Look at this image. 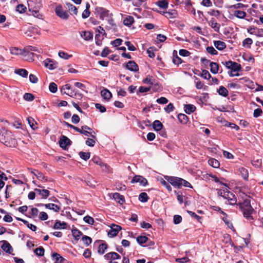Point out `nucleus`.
<instances>
[{
	"instance_id": "2f4dec72",
	"label": "nucleus",
	"mask_w": 263,
	"mask_h": 263,
	"mask_svg": "<svg viewBox=\"0 0 263 263\" xmlns=\"http://www.w3.org/2000/svg\"><path fill=\"white\" fill-rule=\"evenodd\" d=\"M173 62L174 64L178 65L182 63V60L178 56L176 50H174L173 51Z\"/></svg>"
},
{
	"instance_id": "5fc2aeb1",
	"label": "nucleus",
	"mask_w": 263,
	"mask_h": 263,
	"mask_svg": "<svg viewBox=\"0 0 263 263\" xmlns=\"http://www.w3.org/2000/svg\"><path fill=\"white\" fill-rule=\"evenodd\" d=\"M82 240L86 246H89L92 242V239L87 236L84 235L82 237Z\"/></svg>"
},
{
	"instance_id": "c9c22d12",
	"label": "nucleus",
	"mask_w": 263,
	"mask_h": 263,
	"mask_svg": "<svg viewBox=\"0 0 263 263\" xmlns=\"http://www.w3.org/2000/svg\"><path fill=\"white\" fill-rule=\"evenodd\" d=\"M238 171L240 173L242 177L245 179V180H247L248 179V172L247 169L243 167H241L239 168Z\"/></svg>"
},
{
	"instance_id": "4be33fe9",
	"label": "nucleus",
	"mask_w": 263,
	"mask_h": 263,
	"mask_svg": "<svg viewBox=\"0 0 263 263\" xmlns=\"http://www.w3.org/2000/svg\"><path fill=\"white\" fill-rule=\"evenodd\" d=\"M81 36L85 41H89L92 39L93 34L90 31H84L81 32Z\"/></svg>"
},
{
	"instance_id": "aec40b11",
	"label": "nucleus",
	"mask_w": 263,
	"mask_h": 263,
	"mask_svg": "<svg viewBox=\"0 0 263 263\" xmlns=\"http://www.w3.org/2000/svg\"><path fill=\"white\" fill-rule=\"evenodd\" d=\"M52 257L54 263H64L65 260L59 254L55 252L52 254Z\"/></svg>"
},
{
	"instance_id": "20e7f679",
	"label": "nucleus",
	"mask_w": 263,
	"mask_h": 263,
	"mask_svg": "<svg viewBox=\"0 0 263 263\" xmlns=\"http://www.w3.org/2000/svg\"><path fill=\"white\" fill-rule=\"evenodd\" d=\"M165 179L169 182L173 186L180 189L181 187L182 178L174 176L164 177Z\"/></svg>"
},
{
	"instance_id": "37998d69",
	"label": "nucleus",
	"mask_w": 263,
	"mask_h": 263,
	"mask_svg": "<svg viewBox=\"0 0 263 263\" xmlns=\"http://www.w3.org/2000/svg\"><path fill=\"white\" fill-rule=\"evenodd\" d=\"M234 15L236 17L242 19L246 17L247 13L243 11L235 10L234 12Z\"/></svg>"
},
{
	"instance_id": "338daca9",
	"label": "nucleus",
	"mask_w": 263,
	"mask_h": 263,
	"mask_svg": "<svg viewBox=\"0 0 263 263\" xmlns=\"http://www.w3.org/2000/svg\"><path fill=\"white\" fill-rule=\"evenodd\" d=\"M174 106L173 103H170L165 108L164 110L167 113L173 111L174 109Z\"/></svg>"
},
{
	"instance_id": "052dcab7",
	"label": "nucleus",
	"mask_w": 263,
	"mask_h": 263,
	"mask_svg": "<svg viewBox=\"0 0 263 263\" xmlns=\"http://www.w3.org/2000/svg\"><path fill=\"white\" fill-rule=\"evenodd\" d=\"M200 76L205 79H209L212 77L210 73L206 70H203L202 71L201 74Z\"/></svg>"
},
{
	"instance_id": "4468645a",
	"label": "nucleus",
	"mask_w": 263,
	"mask_h": 263,
	"mask_svg": "<svg viewBox=\"0 0 263 263\" xmlns=\"http://www.w3.org/2000/svg\"><path fill=\"white\" fill-rule=\"evenodd\" d=\"M125 67L131 71L137 72L139 70L138 65L134 61H128L126 64Z\"/></svg>"
},
{
	"instance_id": "3c124183",
	"label": "nucleus",
	"mask_w": 263,
	"mask_h": 263,
	"mask_svg": "<svg viewBox=\"0 0 263 263\" xmlns=\"http://www.w3.org/2000/svg\"><path fill=\"white\" fill-rule=\"evenodd\" d=\"M34 252L36 255L43 256L45 253V250L42 247H40L34 250Z\"/></svg>"
},
{
	"instance_id": "6e6552de",
	"label": "nucleus",
	"mask_w": 263,
	"mask_h": 263,
	"mask_svg": "<svg viewBox=\"0 0 263 263\" xmlns=\"http://www.w3.org/2000/svg\"><path fill=\"white\" fill-rule=\"evenodd\" d=\"M104 258L108 261L109 263H112L115 260L121 259L120 255L116 252H110L104 256Z\"/></svg>"
},
{
	"instance_id": "0eeeda50",
	"label": "nucleus",
	"mask_w": 263,
	"mask_h": 263,
	"mask_svg": "<svg viewBox=\"0 0 263 263\" xmlns=\"http://www.w3.org/2000/svg\"><path fill=\"white\" fill-rule=\"evenodd\" d=\"M59 143L61 148L66 149L67 146L71 144L72 142L66 136L62 135L61 136Z\"/></svg>"
},
{
	"instance_id": "f257e3e1",
	"label": "nucleus",
	"mask_w": 263,
	"mask_h": 263,
	"mask_svg": "<svg viewBox=\"0 0 263 263\" xmlns=\"http://www.w3.org/2000/svg\"><path fill=\"white\" fill-rule=\"evenodd\" d=\"M0 142L9 147L15 146L16 143L12 133L4 127L0 128Z\"/></svg>"
},
{
	"instance_id": "473e14b6",
	"label": "nucleus",
	"mask_w": 263,
	"mask_h": 263,
	"mask_svg": "<svg viewBox=\"0 0 263 263\" xmlns=\"http://www.w3.org/2000/svg\"><path fill=\"white\" fill-rule=\"evenodd\" d=\"M163 125L159 120H155L153 124V128L156 131H160L163 128Z\"/></svg>"
},
{
	"instance_id": "bb28decb",
	"label": "nucleus",
	"mask_w": 263,
	"mask_h": 263,
	"mask_svg": "<svg viewBox=\"0 0 263 263\" xmlns=\"http://www.w3.org/2000/svg\"><path fill=\"white\" fill-rule=\"evenodd\" d=\"M67 223L65 222H61L59 220H56L53 228L54 229H64L66 228Z\"/></svg>"
},
{
	"instance_id": "9d476101",
	"label": "nucleus",
	"mask_w": 263,
	"mask_h": 263,
	"mask_svg": "<svg viewBox=\"0 0 263 263\" xmlns=\"http://www.w3.org/2000/svg\"><path fill=\"white\" fill-rule=\"evenodd\" d=\"M132 183H139L140 185L146 186L147 184V180L146 178L140 175H135L132 179Z\"/></svg>"
},
{
	"instance_id": "f8f14e48",
	"label": "nucleus",
	"mask_w": 263,
	"mask_h": 263,
	"mask_svg": "<svg viewBox=\"0 0 263 263\" xmlns=\"http://www.w3.org/2000/svg\"><path fill=\"white\" fill-rule=\"evenodd\" d=\"M120 230H121V227L120 226L112 224L110 226V230L108 232V236L110 237L116 236Z\"/></svg>"
},
{
	"instance_id": "a19ab883",
	"label": "nucleus",
	"mask_w": 263,
	"mask_h": 263,
	"mask_svg": "<svg viewBox=\"0 0 263 263\" xmlns=\"http://www.w3.org/2000/svg\"><path fill=\"white\" fill-rule=\"evenodd\" d=\"M178 119L179 122L182 124H186L188 121V117L183 114H179L178 115Z\"/></svg>"
},
{
	"instance_id": "c756f323",
	"label": "nucleus",
	"mask_w": 263,
	"mask_h": 263,
	"mask_svg": "<svg viewBox=\"0 0 263 263\" xmlns=\"http://www.w3.org/2000/svg\"><path fill=\"white\" fill-rule=\"evenodd\" d=\"M11 53L12 54L15 55H19V54H22L24 55L25 57L26 56V54H25V52H24V49L21 50V49L17 48V47H13L10 49Z\"/></svg>"
},
{
	"instance_id": "a211bd4d",
	"label": "nucleus",
	"mask_w": 263,
	"mask_h": 263,
	"mask_svg": "<svg viewBox=\"0 0 263 263\" xmlns=\"http://www.w3.org/2000/svg\"><path fill=\"white\" fill-rule=\"evenodd\" d=\"M92 161L96 164L100 165L103 170L104 171H108L109 166L106 164L102 162L101 160L98 157H94L92 159Z\"/></svg>"
},
{
	"instance_id": "423d86ee",
	"label": "nucleus",
	"mask_w": 263,
	"mask_h": 263,
	"mask_svg": "<svg viewBox=\"0 0 263 263\" xmlns=\"http://www.w3.org/2000/svg\"><path fill=\"white\" fill-rule=\"evenodd\" d=\"M61 92L66 94L69 96L76 98V89H71V86L69 84L63 85L61 89Z\"/></svg>"
},
{
	"instance_id": "58836bf2",
	"label": "nucleus",
	"mask_w": 263,
	"mask_h": 263,
	"mask_svg": "<svg viewBox=\"0 0 263 263\" xmlns=\"http://www.w3.org/2000/svg\"><path fill=\"white\" fill-rule=\"evenodd\" d=\"M27 121H28V123L29 126L32 129L34 130L37 128V127L36 126L37 123L34 121V120L33 118H32L31 117H29L27 118Z\"/></svg>"
},
{
	"instance_id": "7c9ffc66",
	"label": "nucleus",
	"mask_w": 263,
	"mask_h": 263,
	"mask_svg": "<svg viewBox=\"0 0 263 263\" xmlns=\"http://www.w3.org/2000/svg\"><path fill=\"white\" fill-rule=\"evenodd\" d=\"M71 233L73 237L77 240L80 239V237L83 235L82 232L76 228L72 230Z\"/></svg>"
},
{
	"instance_id": "49530a36",
	"label": "nucleus",
	"mask_w": 263,
	"mask_h": 263,
	"mask_svg": "<svg viewBox=\"0 0 263 263\" xmlns=\"http://www.w3.org/2000/svg\"><path fill=\"white\" fill-rule=\"evenodd\" d=\"M155 79L151 76H148L147 77L143 80V83L144 84H149L150 85H153L155 83Z\"/></svg>"
},
{
	"instance_id": "4c0bfd02",
	"label": "nucleus",
	"mask_w": 263,
	"mask_h": 263,
	"mask_svg": "<svg viewBox=\"0 0 263 263\" xmlns=\"http://www.w3.org/2000/svg\"><path fill=\"white\" fill-rule=\"evenodd\" d=\"M107 245L105 243H102L99 246L98 253L100 255H102L105 253V250L107 249Z\"/></svg>"
},
{
	"instance_id": "1a4fd4ad",
	"label": "nucleus",
	"mask_w": 263,
	"mask_h": 263,
	"mask_svg": "<svg viewBox=\"0 0 263 263\" xmlns=\"http://www.w3.org/2000/svg\"><path fill=\"white\" fill-rule=\"evenodd\" d=\"M55 12L59 17L63 20H67L69 17L68 13L66 11L63 10L61 5L56 7Z\"/></svg>"
},
{
	"instance_id": "6e6d98bb",
	"label": "nucleus",
	"mask_w": 263,
	"mask_h": 263,
	"mask_svg": "<svg viewBox=\"0 0 263 263\" xmlns=\"http://www.w3.org/2000/svg\"><path fill=\"white\" fill-rule=\"evenodd\" d=\"M23 98L27 101H32L34 99V96L30 93H25L24 95Z\"/></svg>"
},
{
	"instance_id": "de8ad7c7",
	"label": "nucleus",
	"mask_w": 263,
	"mask_h": 263,
	"mask_svg": "<svg viewBox=\"0 0 263 263\" xmlns=\"http://www.w3.org/2000/svg\"><path fill=\"white\" fill-rule=\"evenodd\" d=\"M66 5L67 6V8L69 10H71V11H73V12L74 14H76V15L77 14L78 9L76 6H73L72 4H71V3H70L69 2L66 3Z\"/></svg>"
},
{
	"instance_id": "f3484780",
	"label": "nucleus",
	"mask_w": 263,
	"mask_h": 263,
	"mask_svg": "<svg viewBox=\"0 0 263 263\" xmlns=\"http://www.w3.org/2000/svg\"><path fill=\"white\" fill-rule=\"evenodd\" d=\"M34 191L40 195H41L43 198L46 199L47 198L49 195H50V192L45 189H35Z\"/></svg>"
},
{
	"instance_id": "69168bd1",
	"label": "nucleus",
	"mask_w": 263,
	"mask_h": 263,
	"mask_svg": "<svg viewBox=\"0 0 263 263\" xmlns=\"http://www.w3.org/2000/svg\"><path fill=\"white\" fill-rule=\"evenodd\" d=\"M58 54L60 58L65 60H68L69 58L72 57V55H69L67 53L64 52V51H60Z\"/></svg>"
},
{
	"instance_id": "c85d7f7f",
	"label": "nucleus",
	"mask_w": 263,
	"mask_h": 263,
	"mask_svg": "<svg viewBox=\"0 0 263 263\" xmlns=\"http://www.w3.org/2000/svg\"><path fill=\"white\" fill-rule=\"evenodd\" d=\"M156 5L161 9H167L168 6V2L167 0H160L156 2Z\"/></svg>"
},
{
	"instance_id": "09e8293b",
	"label": "nucleus",
	"mask_w": 263,
	"mask_h": 263,
	"mask_svg": "<svg viewBox=\"0 0 263 263\" xmlns=\"http://www.w3.org/2000/svg\"><path fill=\"white\" fill-rule=\"evenodd\" d=\"M148 199V197L147 194L145 192H142L140 194L139 196V200L142 202H147Z\"/></svg>"
},
{
	"instance_id": "c03bdc74",
	"label": "nucleus",
	"mask_w": 263,
	"mask_h": 263,
	"mask_svg": "<svg viewBox=\"0 0 263 263\" xmlns=\"http://www.w3.org/2000/svg\"><path fill=\"white\" fill-rule=\"evenodd\" d=\"M242 80H244L245 82L246 83V86L250 88V89H254L255 88V84L252 81L250 80L249 78L247 77L243 78Z\"/></svg>"
},
{
	"instance_id": "9b49d317",
	"label": "nucleus",
	"mask_w": 263,
	"mask_h": 263,
	"mask_svg": "<svg viewBox=\"0 0 263 263\" xmlns=\"http://www.w3.org/2000/svg\"><path fill=\"white\" fill-rule=\"evenodd\" d=\"M227 191L225 192V191H223L224 195H222V193H220V195L228 199V201L229 202V203L231 205H234L236 204L237 199L234 197V195H233V194L231 193L230 192L227 191V190L226 189Z\"/></svg>"
},
{
	"instance_id": "a18cd8bd",
	"label": "nucleus",
	"mask_w": 263,
	"mask_h": 263,
	"mask_svg": "<svg viewBox=\"0 0 263 263\" xmlns=\"http://www.w3.org/2000/svg\"><path fill=\"white\" fill-rule=\"evenodd\" d=\"M163 13H165L166 14L165 15L166 17H169L171 18H174L176 17L177 15V12L176 10H172V11H168L167 12H163Z\"/></svg>"
},
{
	"instance_id": "5701e85b",
	"label": "nucleus",
	"mask_w": 263,
	"mask_h": 263,
	"mask_svg": "<svg viewBox=\"0 0 263 263\" xmlns=\"http://www.w3.org/2000/svg\"><path fill=\"white\" fill-rule=\"evenodd\" d=\"M184 111L187 114H191L194 112L196 109V107L192 104H185L184 105Z\"/></svg>"
},
{
	"instance_id": "ea45409f",
	"label": "nucleus",
	"mask_w": 263,
	"mask_h": 263,
	"mask_svg": "<svg viewBox=\"0 0 263 263\" xmlns=\"http://www.w3.org/2000/svg\"><path fill=\"white\" fill-rule=\"evenodd\" d=\"M134 22V18L132 16H127L123 21V23L125 26H130Z\"/></svg>"
},
{
	"instance_id": "8fccbe9b",
	"label": "nucleus",
	"mask_w": 263,
	"mask_h": 263,
	"mask_svg": "<svg viewBox=\"0 0 263 263\" xmlns=\"http://www.w3.org/2000/svg\"><path fill=\"white\" fill-rule=\"evenodd\" d=\"M79 156L81 158L83 159L85 161L89 159L90 156V154L89 152H80L79 153Z\"/></svg>"
},
{
	"instance_id": "bf43d9fd",
	"label": "nucleus",
	"mask_w": 263,
	"mask_h": 263,
	"mask_svg": "<svg viewBox=\"0 0 263 263\" xmlns=\"http://www.w3.org/2000/svg\"><path fill=\"white\" fill-rule=\"evenodd\" d=\"M16 10L20 13H22L26 11V7L23 4H19L16 6Z\"/></svg>"
},
{
	"instance_id": "f03ea898",
	"label": "nucleus",
	"mask_w": 263,
	"mask_h": 263,
	"mask_svg": "<svg viewBox=\"0 0 263 263\" xmlns=\"http://www.w3.org/2000/svg\"><path fill=\"white\" fill-rule=\"evenodd\" d=\"M243 213V216L249 221L253 219L252 214L254 211L250 203V200L249 197L243 199V202L237 204Z\"/></svg>"
},
{
	"instance_id": "e2e57ef3",
	"label": "nucleus",
	"mask_w": 263,
	"mask_h": 263,
	"mask_svg": "<svg viewBox=\"0 0 263 263\" xmlns=\"http://www.w3.org/2000/svg\"><path fill=\"white\" fill-rule=\"evenodd\" d=\"M83 220L86 223L89 224H93L95 222L93 218L89 216H85Z\"/></svg>"
},
{
	"instance_id": "79ce46f5",
	"label": "nucleus",
	"mask_w": 263,
	"mask_h": 263,
	"mask_svg": "<svg viewBox=\"0 0 263 263\" xmlns=\"http://www.w3.org/2000/svg\"><path fill=\"white\" fill-rule=\"evenodd\" d=\"M208 163L210 165L214 168H218L220 165L218 161L214 158H210L208 161Z\"/></svg>"
},
{
	"instance_id": "e433bc0d",
	"label": "nucleus",
	"mask_w": 263,
	"mask_h": 263,
	"mask_svg": "<svg viewBox=\"0 0 263 263\" xmlns=\"http://www.w3.org/2000/svg\"><path fill=\"white\" fill-rule=\"evenodd\" d=\"M92 138H88L86 141V144L89 146H93L96 143V137L95 135H90Z\"/></svg>"
},
{
	"instance_id": "ddd939ff",
	"label": "nucleus",
	"mask_w": 263,
	"mask_h": 263,
	"mask_svg": "<svg viewBox=\"0 0 263 263\" xmlns=\"http://www.w3.org/2000/svg\"><path fill=\"white\" fill-rule=\"evenodd\" d=\"M44 64L45 66L50 70H53L58 67V63L50 59H47L45 61Z\"/></svg>"
},
{
	"instance_id": "72a5a7b5",
	"label": "nucleus",
	"mask_w": 263,
	"mask_h": 263,
	"mask_svg": "<svg viewBox=\"0 0 263 263\" xmlns=\"http://www.w3.org/2000/svg\"><path fill=\"white\" fill-rule=\"evenodd\" d=\"M217 92L218 94L222 97H226L228 95V90L227 89L223 86H220L218 89Z\"/></svg>"
},
{
	"instance_id": "6ab92c4d",
	"label": "nucleus",
	"mask_w": 263,
	"mask_h": 263,
	"mask_svg": "<svg viewBox=\"0 0 263 263\" xmlns=\"http://www.w3.org/2000/svg\"><path fill=\"white\" fill-rule=\"evenodd\" d=\"M101 95L107 101H108L112 97V93L106 88H104L101 90Z\"/></svg>"
},
{
	"instance_id": "4d7b16f0",
	"label": "nucleus",
	"mask_w": 263,
	"mask_h": 263,
	"mask_svg": "<svg viewBox=\"0 0 263 263\" xmlns=\"http://www.w3.org/2000/svg\"><path fill=\"white\" fill-rule=\"evenodd\" d=\"M253 43V41L250 38H246L242 42V45L244 47L250 48V45Z\"/></svg>"
},
{
	"instance_id": "a878e982",
	"label": "nucleus",
	"mask_w": 263,
	"mask_h": 263,
	"mask_svg": "<svg viewBox=\"0 0 263 263\" xmlns=\"http://www.w3.org/2000/svg\"><path fill=\"white\" fill-rule=\"evenodd\" d=\"M137 242L142 247H146L145 245H143L144 243L148 241L149 239L145 236H138L136 238Z\"/></svg>"
},
{
	"instance_id": "864d4df0",
	"label": "nucleus",
	"mask_w": 263,
	"mask_h": 263,
	"mask_svg": "<svg viewBox=\"0 0 263 263\" xmlns=\"http://www.w3.org/2000/svg\"><path fill=\"white\" fill-rule=\"evenodd\" d=\"M84 181L85 182L87 185L92 187H95V181L91 179L90 177H88L87 178H85Z\"/></svg>"
},
{
	"instance_id": "412c9836",
	"label": "nucleus",
	"mask_w": 263,
	"mask_h": 263,
	"mask_svg": "<svg viewBox=\"0 0 263 263\" xmlns=\"http://www.w3.org/2000/svg\"><path fill=\"white\" fill-rule=\"evenodd\" d=\"M112 198L120 204H123L125 202L124 196L118 193H114Z\"/></svg>"
},
{
	"instance_id": "13d9d810",
	"label": "nucleus",
	"mask_w": 263,
	"mask_h": 263,
	"mask_svg": "<svg viewBox=\"0 0 263 263\" xmlns=\"http://www.w3.org/2000/svg\"><path fill=\"white\" fill-rule=\"evenodd\" d=\"M49 89L52 93L56 92L58 90V87H57V84L54 82H51L49 84Z\"/></svg>"
},
{
	"instance_id": "680f3d73",
	"label": "nucleus",
	"mask_w": 263,
	"mask_h": 263,
	"mask_svg": "<svg viewBox=\"0 0 263 263\" xmlns=\"http://www.w3.org/2000/svg\"><path fill=\"white\" fill-rule=\"evenodd\" d=\"M262 114V110L261 108H258L257 109H255L254 110L253 112V117L255 118H257L260 116H261Z\"/></svg>"
},
{
	"instance_id": "dca6fc26",
	"label": "nucleus",
	"mask_w": 263,
	"mask_h": 263,
	"mask_svg": "<svg viewBox=\"0 0 263 263\" xmlns=\"http://www.w3.org/2000/svg\"><path fill=\"white\" fill-rule=\"evenodd\" d=\"M3 245L1 248L6 253L11 254L13 251V248L10 244L6 240H3L1 241Z\"/></svg>"
},
{
	"instance_id": "603ef678",
	"label": "nucleus",
	"mask_w": 263,
	"mask_h": 263,
	"mask_svg": "<svg viewBox=\"0 0 263 263\" xmlns=\"http://www.w3.org/2000/svg\"><path fill=\"white\" fill-rule=\"evenodd\" d=\"M32 173L39 180H42L45 178L44 174L37 170H34L33 171H32Z\"/></svg>"
},
{
	"instance_id": "2eb2a0df",
	"label": "nucleus",
	"mask_w": 263,
	"mask_h": 263,
	"mask_svg": "<svg viewBox=\"0 0 263 263\" xmlns=\"http://www.w3.org/2000/svg\"><path fill=\"white\" fill-rule=\"evenodd\" d=\"M36 206H45L46 209L53 210L54 212H58L60 210V206L54 203H47L44 204L43 203H38Z\"/></svg>"
},
{
	"instance_id": "cd10ccee",
	"label": "nucleus",
	"mask_w": 263,
	"mask_h": 263,
	"mask_svg": "<svg viewBox=\"0 0 263 263\" xmlns=\"http://www.w3.org/2000/svg\"><path fill=\"white\" fill-rule=\"evenodd\" d=\"M210 71L212 73L216 74L218 73L219 70V65L215 62H210Z\"/></svg>"
},
{
	"instance_id": "7ed1b4c3",
	"label": "nucleus",
	"mask_w": 263,
	"mask_h": 263,
	"mask_svg": "<svg viewBox=\"0 0 263 263\" xmlns=\"http://www.w3.org/2000/svg\"><path fill=\"white\" fill-rule=\"evenodd\" d=\"M31 51H35L41 53L43 52V50L41 48L32 46H28L24 48V52L26 54V56L29 57L31 60H33V57L35 54L31 52Z\"/></svg>"
},
{
	"instance_id": "774afa93",
	"label": "nucleus",
	"mask_w": 263,
	"mask_h": 263,
	"mask_svg": "<svg viewBox=\"0 0 263 263\" xmlns=\"http://www.w3.org/2000/svg\"><path fill=\"white\" fill-rule=\"evenodd\" d=\"M182 221V217L179 215H175L174 216L173 221L175 224L180 223Z\"/></svg>"
},
{
	"instance_id": "393cba45",
	"label": "nucleus",
	"mask_w": 263,
	"mask_h": 263,
	"mask_svg": "<svg viewBox=\"0 0 263 263\" xmlns=\"http://www.w3.org/2000/svg\"><path fill=\"white\" fill-rule=\"evenodd\" d=\"M210 26L216 32H219L220 25L218 24L214 18H212L209 22Z\"/></svg>"
},
{
	"instance_id": "f704fd0d",
	"label": "nucleus",
	"mask_w": 263,
	"mask_h": 263,
	"mask_svg": "<svg viewBox=\"0 0 263 263\" xmlns=\"http://www.w3.org/2000/svg\"><path fill=\"white\" fill-rule=\"evenodd\" d=\"M14 72L23 78H27L28 74V71L25 69H15Z\"/></svg>"
},
{
	"instance_id": "39448f33",
	"label": "nucleus",
	"mask_w": 263,
	"mask_h": 263,
	"mask_svg": "<svg viewBox=\"0 0 263 263\" xmlns=\"http://www.w3.org/2000/svg\"><path fill=\"white\" fill-rule=\"evenodd\" d=\"M222 64L225 65L228 69H231L234 72L239 71L241 69L240 64L232 61L222 62Z\"/></svg>"
},
{
	"instance_id": "b1692460",
	"label": "nucleus",
	"mask_w": 263,
	"mask_h": 263,
	"mask_svg": "<svg viewBox=\"0 0 263 263\" xmlns=\"http://www.w3.org/2000/svg\"><path fill=\"white\" fill-rule=\"evenodd\" d=\"M214 45L218 50H222L226 48V43L221 41H215Z\"/></svg>"
},
{
	"instance_id": "0e129e2a",
	"label": "nucleus",
	"mask_w": 263,
	"mask_h": 263,
	"mask_svg": "<svg viewBox=\"0 0 263 263\" xmlns=\"http://www.w3.org/2000/svg\"><path fill=\"white\" fill-rule=\"evenodd\" d=\"M206 49L207 52L212 55H216L218 53V52L213 46L207 47Z\"/></svg>"
}]
</instances>
